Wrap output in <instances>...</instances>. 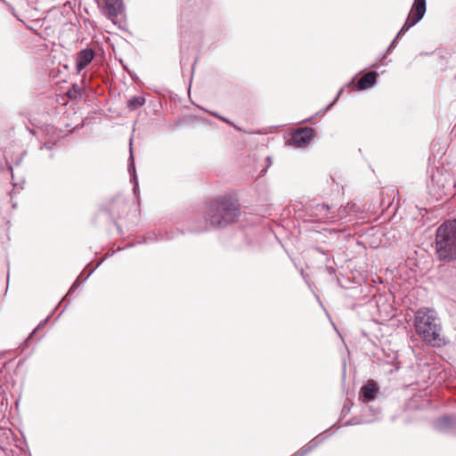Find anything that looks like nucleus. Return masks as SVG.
<instances>
[{"instance_id": "nucleus-17", "label": "nucleus", "mask_w": 456, "mask_h": 456, "mask_svg": "<svg viewBox=\"0 0 456 456\" xmlns=\"http://www.w3.org/2000/svg\"><path fill=\"white\" fill-rule=\"evenodd\" d=\"M94 57V53L92 49L87 47V64H89Z\"/></svg>"}, {"instance_id": "nucleus-15", "label": "nucleus", "mask_w": 456, "mask_h": 456, "mask_svg": "<svg viewBox=\"0 0 456 456\" xmlns=\"http://www.w3.org/2000/svg\"><path fill=\"white\" fill-rule=\"evenodd\" d=\"M86 68V49L80 50L77 60V69L80 72Z\"/></svg>"}, {"instance_id": "nucleus-2", "label": "nucleus", "mask_w": 456, "mask_h": 456, "mask_svg": "<svg viewBox=\"0 0 456 456\" xmlns=\"http://www.w3.org/2000/svg\"><path fill=\"white\" fill-rule=\"evenodd\" d=\"M414 327L421 339L431 346H441V323L436 312L432 308H420L415 313Z\"/></svg>"}, {"instance_id": "nucleus-14", "label": "nucleus", "mask_w": 456, "mask_h": 456, "mask_svg": "<svg viewBox=\"0 0 456 456\" xmlns=\"http://www.w3.org/2000/svg\"><path fill=\"white\" fill-rule=\"evenodd\" d=\"M69 99L74 100L82 96V90L77 85H73L67 92Z\"/></svg>"}, {"instance_id": "nucleus-3", "label": "nucleus", "mask_w": 456, "mask_h": 456, "mask_svg": "<svg viewBox=\"0 0 456 456\" xmlns=\"http://www.w3.org/2000/svg\"><path fill=\"white\" fill-rule=\"evenodd\" d=\"M436 250L442 261L456 259V219L446 221L437 228Z\"/></svg>"}, {"instance_id": "nucleus-7", "label": "nucleus", "mask_w": 456, "mask_h": 456, "mask_svg": "<svg viewBox=\"0 0 456 456\" xmlns=\"http://www.w3.org/2000/svg\"><path fill=\"white\" fill-rule=\"evenodd\" d=\"M434 428L444 434L456 433V416L444 415L434 421Z\"/></svg>"}, {"instance_id": "nucleus-5", "label": "nucleus", "mask_w": 456, "mask_h": 456, "mask_svg": "<svg viewBox=\"0 0 456 456\" xmlns=\"http://www.w3.org/2000/svg\"><path fill=\"white\" fill-rule=\"evenodd\" d=\"M426 12V0H414L411 10L408 15L406 21L404 22L402 28L397 33L395 38L390 44L387 51H390L395 46L397 39L402 37L406 31L411 27L417 24L423 18Z\"/></svg>"}, {"instance_id": "nucleus-25", "label": "nucleus", "mask_w": 456, "mask_h": 456, "mask_svg": "<svg viewBox=\"0 0 456 456\" xmlns=\"http://www.w3.org/2000/svg\"><path fill=\"white\" fill-rule=\"evenodd\" d=\"M9 169L11 170V172H12V166H9ZM12 177L13 178V173H12Z\"/></svg>"}, {"instance_id": "nucleus-22", "label": "nucleus", "mask_w": 456, "mask_h": 456, "mask_svg": "<svg viewBox=\"0 0 456 456\" xmlns=\"http://www.w3.org/2000/svg\"><path fill=\"white\" fill-rule=\"evenodd\" d=\"M314 249L317 250L318 252L323 254V255L326 254V252L323 249H322L321 248H319V247H315Z\"/></svg>"}, {"instance_id": "nucleus-27", "label": "nucleus", "mask_w": 456, "mask_h": 456, "mask_svg": "<svg viewBox=\"0 0 456 456\" xmlns=\"http://www.w3.org/2000/svg\"><path fill=\"white\" fill-rule=\"evenodd\" d=\"M266 160H267V162H270V161H271V158H270V157H267V158H266Z\"/></svg>"}, {"instance_id": "nucleus-6", "label": "nucleus", "mask_w": 456, "mask_h": 456, "mask_svg": "<svg viewBox=\"0 0 456 456\" xmlns=\"http://www.w3.org/2000/svg\"><path fill=\"white\" fill-rule=\"evenodd\" d=\"M307 214L318 221L334 222V215L329 205L324 203H316L307 208Z\"/></svg>"}, {"instance_id": "nucleus-13", "label": "nucleus", "mask_w": 456, "mask_h": 456, "mask_svg": "<svg viewBox=\"0 0 456 456\" xmlns=\"http://www.w3.org/2000/svg\"><path fill=\"white\" fill-rule=\"evenodd\" d=\"M145 103V98L140 95H135L128 100V107L131 110H136Z\"/></svg>"}, {"instance_id": "nucleus-8", "label": "nucleus", "mask_w": 456, "mask_h": 456, "mask_svg": "<svg viewBox=\"0 0 456 456\" xmlns=\"http://www.w3.org/2000/svg\"><path fill=\"white\" fill-rule=\"evenodd\" d=\"M127 201L122 196L118 195L112 199L108 206V211L110 217L114 220L121 218L127 209Z\"/></svg>"}, {"instance_id": "nucleus-9", "label": "nucleus", "mask_w": 456, "mask_h": 456, "mask_svg": "<svg viewBox=\"0 0 456 456\" xmlns=\"http://www.w3.org/2000/svg\"><path fill=\"white\" fill-rule=\"evenodd\" d=\"M314 136V130L311 127H303L294 133L289 143L297 147L307 145Z\"/></svg>"}, {"instance_id": "nucleus-26", "label": "nucleus", "mask_w": 456, "mask_h": 456, "mask_svg": "<svg viewBox=\"0 0 456 456\" xmlns=\"http://www.w3.org/2000/svg\"><path fill=\"white\" fill-rule=\"evenodd\" d=\"M81 77H82V80H84L86 78V73H83Z\"/></svg>"}, {"instance_id": "nucleus-19", "label": "nucleus", "mask_w": 456, "mask_h": 456, "mask_svg": "<svg viewBox=\"0 0 456 456\" xmlns=\"http://www.w3.org/2000/svg\"><path fill=\"white\" fill-rule=\"evenodd\" d=\"M211 115L220 118L221 120L224 121L227 124H232V122L229 119L225 118L224 117L220 116L216 112H211Z\"/></svg>"}, {"instance_id": "nucleus-4", "label": "nucleus", "mask_w": 456, "mask_h": 456, "mask_svg": "<svg viewBox=\"0 0 456 456\" xmlns=\"http://www.w3.org/2000/svg\"><path fill=\"white\" fill-rule=\"evenodd\" d=\"M99 12L113 24L121 28L125 20L126 6L124 0H94Z\"/></svg>"}, {"instance_id": "nucleus-23", "label": "nucleus", "mask_w": 456, "mask_h": 456, "mask_svg": "<svg viewBox=\"0 0 456 456\" xmlns=\"http://www.w3.org/2000/svg\"><path fill=\"white\" fill-rule=\"evenodd\" d=\"M41 326H42V324H39V325H38V326H37V328H36V329H35V330L30 333L29 338H30V337H32V336L36 333V331L37 330V329H39Z\"/></svg>"}, {"instance_id": "nucleus-11", "label": "nucleus", "mask_w": 456, "mask_h": 456, "mask_svg": "<svg viewBox=\"0 0 456 456\" xmlns=\"http://www.w3.org/2000/svg\"><path fill=\"white\" fill-rule=\"evenodd\" d=\"M131 145H132V142H130V158H129L130 163L128 165V172L131 175V182L134 183V187H133L134 194L136 195L137 191L139 190V185H138V181H137Z\"/></svg>"}, {"instance_id": "nucleus-12", "label": "nucleus", "mask_w": 456, "mask_h": 456, "mask_svg": "<svg viewBox=\"0 0 456 456\" xmlns=\"http://www.w3.org/2000/svg\"><path fill=\"white\" fill-rule=\"evenodd\" d=\"M378 387L374 382H369L363 386L361 391V395L366 401L373 400L376 396Z\"/></svg>"}, {"instance_id": "nucleus-1", "label": "nucleus", "mask_w": 456, "mask_h": 456, "mask_svg": "<svg viewBox=\"0 0 456 456\" xmlns=\"http://www.w3.org/2000/svg\"><path fill=\"white\" fill-rule=\"evenodd\" d=\"M240 210L237 201L221 197L212 200L204 217V224H197L191 232H200L210 228H224L237 221Z\"/></svg>"}, {"instance_id": "nucleus-28", "label": "nucleus", "mask_w": 456, "mask_h": 456, "mask_svg": "<svg viewBox=\"0 0 456 456\" xmlns=\"http://www.w3.org/2000/svg\"><path fill=\"white\" fill-rule=\"evenodd\" d=\"M232 126L236 128V130H239V127H236L232 123L231 124Z\"/></svg>"}, {"instance_id": "nucleus-21", "label": "nucleus", "mask_w": 456, "mask_h": 456, "mask_svg": "<svg viewBox=\"0 0 456 456\" xmlns=\"http://www.w3.org/2000/svg\"><path fill=\"white\" fill-rule=\"evenodd\" d=\"M99 265V264L92 270L88 271L87 270V274H86V277L87 279L89 278V276L92 274V273L94 271V269ZM89 268V265H87V269Z\"/></svg>"}, {"instance_id": "nucleus-20", "label": "nucleus", "mask_w": 456, "mask_h": 456, "mask_svg": "<svg viewBox=\"0 0 456 456\" xmlns=\"http://www.w3.org/2000/svg\"><path fill=\"white\" fill-rule=\"evenodd\" d=\"M54 143L51 142H45L43 146L40 147L41 150L47 149L49 151H52L53 149Z\"/></svg>"}, {"instance_id": "nucleus-10", "label": "nucleus", "mask_w": 456, "mask_h": 456, "mask_svg": "<svg viewBox=\"0 0 456 456\" xmlns=\"http://www.w3.org/2000/svg\"><path fill=\"white\" fill-rule=\"evenodd\" d=\"M377 72L376 71H369L364 74L357 82L356 88L358 90H363L373 86L377 81Z\"/></svg>"}, {"instance_id": "nucleus-16", "label": "nucleus", "mask_w": 456, "mask_h": 456, "mask_svg": "<svg viewBox=\"0 0 456 456\" xmlns=\"http://www.w3.org/2000/svg\"><path fill=\"white\" fill-rule=\"evenodd\" d=\"M85 270H86V268L82 271L81 274L77 277V279L72 284L71 288L69 289V290L65 297H71L73 295V293L75 292V290L77 289V288L79 287L83 283L84 280L82 279V275H83V273L85 272Z\"/></svg>"}, {"instance_id": "nucleus-18", "label": "nucleus", "mask_w": 456, "mask_h": 456, "mask_svg": "<svg viewBox=\"0 0 456 456\" xmlns=\"http://www.w3.org/2000/svg\"><path fill=\"white\" fill-rule=\"evenodd\" d=\"M342 93H343V89L341 88V89L338 91V94H337L336 98L334 99V101H333L332 102H330V103L327 106L326 110L330 109V108L334 105V103L338 101V99L339 98V96L341 95V94H342Z\"/></svg>"}, {"instance_id": "nucleus-24", "label": "nucleus", "mask_w": 456, "mask_h": 456, "mask_svg": "<svg viewBox=\"0 0 456 456\" xmlns=\"http://www.w3.org/2000/svg\"><path fill=\"white\" fill-rule=\"evenodd\" d=\"M359 422H356V421H354V420H350L347 422V424H350V425H355V424H358Z\"/></svg>"}]
</instances>
